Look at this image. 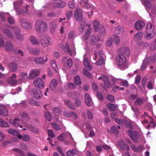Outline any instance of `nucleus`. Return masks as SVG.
<instances>
[{"label": "nucleus", "mask_w": 156, "mask_h": 156, "mask_svg": "<svg viewBox=\"0 0 156 156\" xmlns=\"http://www.w3.org/2000/svg\"><path fill=\"white\" fill-rule=\"evenodd\" d=\"M119 54L116 57L117 64L121 70H124L127 68L126 57L130 54V49L127 47L122 48L119 50Z\"/></svg>", "instance_id": "nucleus-1"}, {"label": "nucleus", "mask_w": 156, "mask_h": 156, "mask_svg": "<svg viewBox=\"0 0 156 156\" xmlns=\"http://www.w3.org/2000/svg\"><path fill=\"white\" fill-rule=\"evenodd\" d=\"M14 8L19 15H25L28 12L30 5L23 3L21 0H17L13 3Z\"/></svg>", "instance_id": "nucleus-2"}, {"label": "nucleus", "mask_w": 156, "mask_h": 156, "mask_svg": "<svg viewBox=\"0 0 156 156\" xmlns=\"http://www.w3.org/2000/svg\"><path fill=\"white\" fill-rule=\"evenodd\" d=\"M48 28L47 24L45 22L39 20L35 23V29L37 32L44 33Z\"/></svg>", "instance_id": "nucleus-3"}, {"label": "nucleus", "mask_w": 156, "mask_h": 156, "mask_svg": "<svg viewBox=\"0 0 156 156\" xmlns=\"http://www.w3.org/2000/svg\"><path fill=\"white\" fill-rule=\"evenodd\" d=\"M40 42L43 47H47L51 44V39L49 37L45 35H43L40 37Z\"/></svg>", "instance_id": "nucleus-4"}, {"label": "nucleus", "mask_w": 156, "mask_h": 156, "mask_svg": "<svg viewBox=\"0 0 156 156\" xmlns=\"http://www.w3.org/2000/svg\"><path fill=\"white\" fill-rule=\"evenodd\" d=\"M31 94L33 97L37 99L41 98L42 96V93L41 90L34 88L31 89Z\"/></svg>", "instance_id": "nucleus-5"}, {"label": "nucleus", "mask_w": 156, "mask_h": 156, "mask_svg": "<svg viewBox=\"0 0 156 156\" xmlns=\"http://www.w3.org/2000/svg\"><path fill=\"white\" fill-rule=\"evenodd\" d=\"M129 134L131 138L135 142H138L137 139L139 138L140 135L136 131H133L128 130Z\"/></svg>", "instance_id": "nucleus-6"}, {"label": "nucleus", "mask_w": 156, "mask_h": 156, "mask_svg": "<svg viewBox=\"0 0 156 156\" xmlns=\"http://www.w3.org/2000/svg\"><path fill=\"white\" fill-rule=\"evenodd\" d=\"M66 3L61 0H55L52 3L53 6L57 8H62L65 7L66 5Z\"/></svg>", "instance_id": "nucleus-7"}, {"label": "nucleus", "mask_w": 156, "mask_h": 156, "mask_svg": "<svg viewBox=\"0 0 156 156\" xmlns=\"http://www.w3.org/2000/svg\"><path fill=\"white\" fill-rule=\"evenodd\" d=\"M48 60L47 57L44 58L43 57H36L34 61L35 63L37 64L44 65L46 63Z\"/></svg>", "instance_id": "nucleus-8"}, {"label": "nucleus", "mask_w": 156, "mask_h": 156, "mask_svg": "<svg viewBox=\"0 0 156 156\" xmlns=\"http://www.w3.org/2000/svg\"><path fill=\"white\" fill-rule=\"evenodd\" d=\"M34 84L35 86L40 89H42L44 87V84L41 78H36L34 81Z\"/></svg>", "instance_id": "nucleus-9"}, {"label": "nucleus", "mask_w": 156, "mask_h": 156, "mask_svg": "<svg viewBox=\"0 0 156 156\" xmlns=\"http://www.w3.org/2000/svg\"><path fill=\"white\" fill-rule=\"evenodd\" d=\"M62 62L64 66L69 69L70 68L72 65V60L70 58L68 59L66 57H64L62 60Z\"/></svg>", "instance_id": "nucleus-10"}, {"label": "nucleus", "mask_w": 156, "mask_h": 156, "mask_svg": "<svg viewBox=\"0 0 156 156\" xmlns=\"http://www.w3.org/2000/svg\"><path fill=\"white\" fill-rule=\"evenodd\" d=\"M20 24L23 28L26 29H30L31 27L29 22L25 19H22L21 20Z\"/></svg>", "instance_id": "nucleus-11"}, {"label": "nucleus", "mask_w": 156, "mask_h": 156, "mask_svg": "<svg viewBox=\"0 0 156 156\" xmlns=\"http://www.w3.org/2000/svg\"><path fill=\"white\" fill-rule=\"evenodd\" d=\"M74 16L76 20L80 21L82 18V10L80 8H77L74 13Z\"/></svg>", "instance_id": "nucleus-12"}, {"label": "nucleus", "mask_w": 156, "mask_h": 156, "mask_svg": "<svg viewBox=\"0 0 156 156\" xmlns=\"http://www.w3.org/2000/svg\"><path fill=\"white\" fill-rule=\"evenodd\" d=\"M145 25V23L143 21L141 20L136 21L134 24L135 27L137 30H141Z\"/></svg>", "instance_id": "nucleus-13"}, {"label": "nucleus", "mask_w": 156, "mask_h": 156, "mask_svg": "<svg viewBox=\"0 0 156 156\" xmlns=\"http://www.w3.org/2000/svg\"><path fill=\"white\" fill-rule=\"evenodd\" d=\"M8 114L7 109L5 105H0V115L4 116H7Z\"/></svg>", "instance_id": "nucleus-14"}, {"label": "nucleus", "mask_w": 156, "mask_h": 156, "mask_svg": "<svg viewBox=\"0 0 156 156\" xmlns=\"http://www.w3.org/2000/svg\"><path fill=\"white\" fill-rule=\"evenodd\" d=\"M23 121L22 120L18 118H15L14 120L10 119L9 120V123L16 127H19L21 122Z\"/></svg>", "instance_id": "nucleus-15"}, {"label": "nucleus", "mask_w": 156, "mask_h": 156, "mask_svg": "<svg viewBox=\"0 0 156 156\" xmlns=\"http://www.w3.org/2000/svg\"><path fill=\"white\" fill-rule=\"evenodd\" d=\"M85 99L86 105L89 107L91 106L93 104V102L90 96L87 93L85 95Z\"/></svg>", "instance_id": "nucleus-16"}, {"label": "nucleus", "mask_w": 156, "mask_h": 156, "mask_svg": "<svg viewBox=\"0 0 156 156\" xmlns=\"http://www.w3.org/2000/svg\"><path fill=\"white\" fill-rule=\"evenodd\" d=\"M2 30L4 34L6 36L10 38H13V35L9 30L6 27H5L2 29Z\"/></svg>", "instance_id": "nucleus-17"}, {"label": "nucleus", "mask_w": 156, "mask_h": 156, "mask_svg": "<svg viewBox=\"0 0 156 156\" xmlns=\"http://www.w3.org/2000/svg\"><path fill=\"white\" fill-rule=\"evenodd\" d=\"M40 73V71L39 70L37 69L33 70H32L29 76V78L30 79H32L36 76H38Z\"/></svg>", "instance_id": "nucleus-18"}, {"label": "nucleus", "mask_w": 156, "mask_h": 156, "mask_svg": "<svg viewBox=\"0 0 156 156\" xmlns=\"http://www.w3.org/2000/svg\"><path fill=\"white\" fill-rule=\"evenodd\" d=\"M8 67L9 69V71L12 73L16 72L18 68L17 65L15 63H9L8 65Z\"/></svg>", "instance_id": "nucleus-19"}, {"label": "nucleus", "mask_w": 156, "mask_h": 156, "mask_svg": "<svg viewBox=\"0 0 156 156\" xmlns=\"http://www.w3.org/2000/svg\"><path fill=\"white\" fill-rule=\"evenodd\" d=\"M30 40L31 43L34 45H37L40 43V41H38V39L34 36H31Z\"/></svg>", "instance_id": "nucleus-20"}, {"label": "nucleus", "mask_w": 156, "mask_h": 156, "mask_svg": "<svg viewBox=\"0 0 156 156\" xmlns=\"http://www.w3.org/2000/svg\"><path fill=\"white\" fill-rule=\"evenodd\" d=\"M50 30L51 33H53L57 27V23L54 22H51L49 23Z\"/></svg>", "instance_id": "nucleus-21"}, {"label": "nucleus", "mask_w": 156, "mask_h": 156, "mask_svg": "<svg viewBox=\"0 0 156 156\" xmlns=\"http://www.w3.org/2000/svg\"><path fill=\"white\" fill-rule=\"evenodd\" d=\"M147 64H149L151 62L154 63L156 62V52L154 53L151 57H150L147 58Z\"/></svg>", "instance_id": "nucleus-22"}, {"label": "nucleus", "mask_w": 156, "mask_h": 156, "mask_svg": "<svg viewBox=\"0 0 156 156\" xmlns=\"http://www.w3.org/2000/svg\"><path fill=\"white\" fill-rule=\"evenodd\" d=\"M78 151L76 149L68 150L66 152L67 156H74L77 154Z\"/></svg>", "instance_id": "nucleus-23"}, {"label": "nucleus", "mask_w": 156, "mask_h": 156, "mask_svg": "<svg viewBox=\"0 0 156 156\" xmlns=\"http://www.w3.org/2000/svg\"><path fill=\"white\" fill-rule=\"evenodd\" d=\"M155 34V32L153 31L152 29H151V31L147 30V40L151 39L154 37Z\"/></svg>", "instance_id": "nucleus-24"}, {"label": "nucleus", "mask_w": 156, "mask_h": 156, "mask_svg": "<svg viewBox=\"0 0 156 156\" xmlns=\"http://www.w3.org/2000/svg\"><path fill=\"white\" fill-rule=\"evenodd\" d=\"M57 86V80L55 79H53L51 81L50 85V88L52 90H54Z\"/></svg>", "instance_id": "nucleus-25"}, {"label": "nucleus", "mask_w": 156, "mask_h": 156, "mask_svg": "<svg viewBox=\"0 0 156 156\" xmlns=\"http://www.w3.org/2000/svg\"><path fill=\"white\" fill-rule=\"evenodd\" d=\"M13 46L11 42L9 41H7L6 43L5 46V49L8 52L11 51L13 48Z\"/></svg>", "instance_id": "nucleus-26"}, {"label": "nucleus", "mask_w": 156, "mask_h": 156, "mask_svg": "<svg viewBox=\"0 0 156 156\" xmlns=\"http://www.w3.org/2000/svg\"><path fill=\"white\" fill-rule=\"evenodd\" d=\"M131 148L134 151L139 152L142 151L143 147L141 145L136 146L135 145H132L131 146Z\"/></svg>", "instance_id": "nucleus-27"}, {"label": "nucleus", "mask_w": 156, "mask_h": 156, "mask_svg": "<svg viewBox=\"0 0 156 156\" xmlns=\"http://www.w3.org/2000/svg\"><path fill=\"white\" fill-rule=\"evenodd\" d=\"M64 102L66 105L69 108L72 109H75V107L73 103L68 99L65 100Z\"/></svg>", "instance_id": "nucleus-28"}, {"label": "nucleus", "mask_w": 156, "mask_h": 156, "mask_svg": "<svg viewBox=\"0 0 156 156\" xmlns=\"http://www.w3.org/2000/svg\"><path fill=\"white\" fill-rule=\"evenodd\" d=\"M18 138L20 139H22L23 140L25 141H29L30 140V136L26 134H24L23 136L20 134L18 136Z\"/></svg>", "instance_id": "nucleus-29"}, {"label": "nucleus", "mask_w": 156, "mask_h": 156, "mask_svg": "<svg viewBox=\"0 0 156 156\" xmlns=\"http://www.w3.org/2000/svg\"><path fill=\"white\" fill-rule=\"evenodd\" d=\"M83 64L84 66L87 67L89 70H91L92 69V67L90 65L88 60L87 58H84Z\"/></svg>", "instance_id": "nucleus-30"}, {"label": "nucleus", "mask_w": 156, "mask_h": 156, "mask_svg": "<svg viewBox=\"0 0 156 156\" xmlns=\"http://www.w3.org/2000/svg\"><path fill=\"white\" fill-rule=\"evenodd\" d=\"M144 34L142 32L136 33L134 36V39L136 41L140 40L143 36Z\"/></svg>", "instance_id": "nucleus-31"}, {"label": "nucleus", "mask_w": 156, "mask_h": 156, "mask_svg": "<svg viewBox=\"0 0 156 156\" xmlns=\"http://www.w3.org/2000/svg\"><path fill=\"white\" fill-rule=\"evenodd\" d=\"M107 107L109 110L111 111H114L116 110L117 107L116 106L112 103H108L107 104Z\"/></svg>", "instance_id": "nucleus-32"}, {"label": "nucleus", "mask_w": 156, "mask_h": 156, "mask_svg": "<svg viewBox=\"0 0 156 156\" xmlns=\"http://www.w3.org/2000/svg\"><path fill=\"white\" fill-rule=\"evenodd\" d=\"M123 32V29L122 27L119 26L116 27L115 29V32L117 34L122 33Z\"/></svg>", "instance_id": "nucleus-33"}, {"label": "nucleus", "mask_w": 156, "mask_h": 156, "mask_svg": "<svg viewBox=\"0 0 156 156\" xmlns=\"http://www.w3.org/2000/svg\"><path fill=\"white\" fill-rule=\"evenodd\" d=\"M8 132L14 136H16L18 137L19 135H20L19 132L15 129H10L8 130Z\"/></svg>", "instance_id": "nucleus-34"}, {"label": "nucleus", "mask_w": 156, "mask_h": 156, "mask_svg": "<svg viewBox=\"0 0 156 156\" xmlns=\"http://www.w3.org/2000/svg\"><path fill=\"white\" fill-rule=\"evenodd\" d=\"M103 52L102 51H99L97 53H95L94 55L93 56L94 59L95 60H97V58L99 57V58L101 57V56H103Z\"/></svg>", "instance_id": "nucleus-35"}, {"label": "nucleus", "mask_w": 156, "mask_h": 156, "mask_svg": "<svg viewBox=\"0 0 156 156\" xmlns=\"http://www.w3.org/2000/svg\"><path fill=\"white\" fill-rule=\"evenodd\" d=\"M118 146L120 149L122 150L125 149L126 145L124 142L122 140H121L119 141L118 143Z\"/></svg>", "instance_id": "nucleus-36"}, {"label": "nucleus", "mask_w": 156, "mask_h": 156, "mask_svg": "<svg viewBox=\"0 0 156 156\" xmlns=\"http://www.w3.org/2000/svg\"><path fill=\"white\" fill-rule=\"evenodd\" d=\"M90 44L92 45H94L95 44L97 41V39L95 36L92 35L91 36L90 39Z\"/></svg>", "instance_id": "nucleus-37"}, {"label": "nucleus", "mask_w": 156, "mask_h": 156, "mask_svg": "<svg viewBox=\"0 0 156 156\" xmlns=\"http://www.w3.org/2000/svg\"><path fill=\"white\" fill-rule=\"evenodd\" d=\"M95 31L97 32L99 30L100 24L99 22L97 21H95L93 23Z\"/></svg>", "instance_id": "nucleus-38"}, {"label": "nucleus", "mask_w": 156, "mask_h": 156, "mask_svg": "<svg viewBox=\"0 0 156 156\" xmlns=\"http://www.w3.org/2000/svg\"><path fill=\"white\" fill-rule=\"evenodd\" d=\"M0 126L8 127H9V125L4 120L0 118Z\"/></svg>", "instance_id": "nucleus-39"}, {"label": "nucleus", "mask_w": 156, "mask_h": 156, "mask_svg": "<svg viewBox=\"0 0 156 156\" xmlns=\"http://www.w3.org/2000/svg\"><path fill=\"white\" fill-rule=\"evenodd\" d=\"M104 61L103 56H101L99 58L98 60L95 63V65L98 66H101L103 63Z\"/></svg>", "instance_id": "nucleus-40"}, {"label": "nucleus", "mask_w": 156, "mask_h": 156, "mask_svg": "<svg viewBox=\"0 0 156 156\" xmlns=\"http://www.w3.org/2000/svg\"><path fill=\"white\" fill-rule=\"evenodd\" d=\"M66 134L63 133L59 135L58 137V139L60 141H63L66 139Z\"/></svg>", "instance_id": "nucleus-41"}, {"label": "nucleus", "mask_w": 156, "mask_h": 156, "mask_svg": "<svg viewBox=\"0 0 156 156\" xmlns=\"http://www.w3.org/2000/svg\"><path fill=\"white\" fill-rule=\"evenodd\" d=\"M45 117L48 121H50L52 118V115L49 112H46L44 114Z\"/></svg>", "instance_id": "nucleus-42"}, {"label": "nucleus", "mask_w": 156, "mask_h": 156, "mask_svg": "<svg viewBox=\"0 0 156 156\" xmlns=\"http://www.w3.org/2000/svg\"><path fill=\"white\" fill-rule=\"evenodd\" d=\"M51 64L55 71L57 72L58 71V68L56 62L54 60H52L51 62Z\"/></svg>", "instance_id": "nucleus-43"}, {"label": "nucleus", "mask_w": 156, "mask_h": 156, "mask_svg": "<svg viewBox=\"0 0 156 156\" xmlns=\"http://www.w3.org/2000/svg\"><path fill=\"white\" fill-rule=\"evenodd\" d=\"M143 102V100L140 98H138L136 100L134 104L135 105L138 106L141 105Z\"/></svg>", "instance_id": "nucleus-44"}, {"label": "nucleus", "mask_w": 156, "mask_h": 156, "mask_svg": "<svg viewBox=\"0 0 156 156\" xmlns=\"http://www.w3.org/2000/svg\"><path fill=\"white\" fill-rule=\"evenodd\" d=\"M7 14V13L4 12H0V19L2 21H5V16Z\"/></svg>", "instance_id": "nucleus-45"}, {"label": "nucleus", "mask_w": 156, "mask_h": 156, "mask_svg": "<svg viewBox=\"0 0 156 156\" xmlns=\"http://www.w3.org/2000/svg\"><path fill=\"white\" fill-rule=\"evenodd\" d=\"M104 84L105 86L108 88H109L111 86V83L108 77L103 81Z\"/></svg>", "instance_id": "nucleus-46"}, {"label": "nucleus", "mask_w": 156, "mask_h": 156, "mask_svg": "<svg viewBox=\"0 0 156 156\" xmlns=\"http://www.w3.org/2000/svg\"><path fill=\"white\" fill-rule=\"evenodd\" d=\"M74 82L77 85H80L81 84L80 78L79 76H76L74 78Z\"/></svg>", "instance_id": "nucleus-47"}, {"label": "nucleus", "mask_w": 156, "mask_h": 156, "mask_svg": "<svg viewBox=\"0 0 156 156\" xmlns=\"http://www.w3.org/2000/svg\"><path fill=\"white\" fill-rule=\"evenodd\" d=\"M113 40L114 43L116 45H118L120 41L119 37L116 35H114Z\"/></svg>", "instance_id": "nucleus-48"}, {"label": "nucleus", "mask_w": 156, "mask_h": 156, "mask_svg": "<svg viewBox=\"0 0 156 156\" xmlns=\"http://www.w3.org/2000/svg\"><path fill=\"white\" fill-rule=\"evenodd\" d=\"M20 115L22 118L24 119L28 120L29 119V118L28 117V115L25 113H21Z\"/></svg>", "instance_id": "nucleus-49"}, {"label": "nucleus", "mask_w": 156, "mask_h": 156, "mask_svg": "<svg viewBox=\"0 0 156 156\" xmlns=\"http://www.w3.org/2000/svg\"><path fill=\"white\" fill-rule=\"evenodd\" d=\"M27 73H26L21 72L20 73V80H22L27 78Z\"/></svg>", "instance_id": "nucleus-50"}, {"label": "nucleus", "mask_w": 156, "mask_h": 156, "mask_svg": "<svg viewBox=\"0 0 156 156\" xmlns=\"http://www.w3.org/2000/svg\"><path fill=\"white\" fill-rule=\"evenodd\" d=\"M52 110L53 113L55 114H59L61 112V110L58 108L55 107L53 108Z\"/></svg>", "instance_id": "nucleus-51"}, {"label": "nucleus", "mask_w": 156, "mask_h": 156, "mask_svg": "<svg viewBox=\"0 0 156 156\" xmlns=\"http://www.w3.org/2000/svg\"><path fill=\"white\" fill-rule=\"evenodd\" d=\"M154 27L153 26L152 24L151 23H148L147 24V30L151 31V29H152L153 31H154Z\"/></svg>", "instance_id": "nucleus-52"}, {"label": "nucleus", "mask_w": 156, "mask_h": 156, "mask_svg": "<svg viewBox=\"0 0 156 156\" xmlns=\"http://www.w3.org/2000/svg\"><path fill=\"white\" fill-rule=\"evenodd\" d=\"M120 84L122 86L126 87H128L129 86L128 82L126 80L121 81L120 82Z\"/></svg>", "instance_id": "nucleus-53"}, {"label": "nucleus", "mask_w": 156, "mask_h": 156, "mask_svg": "<svg viewBox=\"0 0 156 156\" xmlns=\"http://www.w3.org/2000/svg\"><path fill=\"white\" fill-rule=\"evenodd\" d=\"M75 34V32L74 30L71 31L68 34V38L71 39L74 36Z\"/></svg>", "instance_id": "nucleus-54"}, {"label": "nucleus", "mask_w": 156, "mask_h": 156, "mask_svg": "<svg viewBox=\"0 0 156 156\" xmlns=\"http://www.w3.org/2000/svg\"><path fill=\"white\" fill-rule=\"evenodd\" d=\"M111 130L112 132L115 133L116 134H118L119 133V131L117 130V127L115 126H113L111 127Z\"/></svg>", "instance_id": "nucleus-55"}, {"label": "nucleus", "mask_w": 156, "mask_h": 156, "mask_svg": "<svg viewBox=\"0 0 156 156\" xmlns=\"http://www.w3.org/2000/svg\"><path fill=\"white\" fill-rule=\"evenodd\" d=\"M29 129L33 133H37L38 131V130L37 128L34 127L32 126H29Z\"/></svg>", "instance_id": "nucleus-56"}, {"label": "nucleus", "mask_w": 156, "mask_h": 156, "mask_svg": "<svg viewBox=\"0 0 156 156\" xmlns=\"http://www.w3.org/2000/svg\"><path fill=\"white\" fill-rule=\"evenodd\" d=\"M99 31L100 33L103 34H105V27L103 26H101L99 28Z\"/></svg>", "instance_id": "nucleus-57"}, {"label": "nucleus", "mask_w": 156, "mask_h": 156, "mask_svg": "<svg viewBox=\"0 0 156 156\" xmlns=\"http://www.w3.org/2000/svg\"><path fill=\"white\" fill-rule=\"evenodd\" d=\"M71 112L69 111H65L63 112V115L66 117H70Z\"/></svg>", "instance_id": "nucleus-58"}, {"label": "nucleus", "mask_w": 156, "mask_h": 156, "mask_svg": "<svg viewBox=\"0 0 156 156\" xmlns=\"http://www.w3.org/2000/svg\"><path fill=\"white\" fill-rule=\"evenodd\" d=\"M51 125L54 129L58 131L60 129V126L55 123H52Z\"/></svg>", "instance_id": "nucleus-59"}, {"label": "nucleus", "mask_w": 156, "mask_h": 156, "mask_svg": "<svg viewBox=\"0 0 156 156\" xmlns=\"http://www.w3.org/2000/svg\"><path fill=\"white\" fill-rule=\"evenodd\" d=\"M48 135L49 136L52 138L55 136L52 130L51 129L48 130Z\"/></svg>", "instance_id": "nucleus-60"}, {"label": "nucleus", "mask_w": 156, "mask_h": 156, "mask_svg": "<svg viewBox=\"0 0 156 156\" xmlns=\"http://www.w3.org/2000/svg\"><path fill=\"white\" fill-rule=\"evenodd\" d=\"M74 104L76 106L79 107L81 105V102L77 98L75 100Z\"/></svg>", "instance_id": "nucleus-61"}, {"label": "nucleus", "mask_w": 156, "mask_h": 156, "mask_svg": "<svg viewBox=\"0 0 156 156\" xmlns=\"http://www.w3.org/2000/svg\"><path fill=\"white\" fill-rule=\"evenodd\" d=\"M20 29L16 27L14 28L13 31L16 36L20 34Z\"/></svg>", "instance_id": "nucleus-62"}, {"label": "nucleus", "mask_w": 156, "mask_h": 156, "mask_svg": "<svg viewBox=\"0 0 156 156\" xmlns=\"http://www.w3.org/2000/svg\"><path fill=\"white\" fill-rule=\"evenodd\" d=\"M68 85L69 88L71 89H74L76 88V85L74 83H69Z\"/></svg>", "instance_id": "nucleus-63"}, {"label": "nucleus", "mask_w": 156, "mask_h": 156, "mask_svg": "<svg viewBox=\"0 0 156 156\" xmlns=\"http://www.w3.org/2000/svg\"><path fill=\"white\" fill-rule=\"evenodd\" d=\"M154 45H151L150 46V49L151 50H156V38L154 41Z\"/></svg>", "instance_id": "nucleus-64"}]
</instances>
